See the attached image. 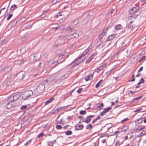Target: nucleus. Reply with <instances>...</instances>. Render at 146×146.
I'll use <instances>...</instances> for the list:
<instances>
[{
  "label": "nucleus",
  "instance_id": "obj_45",
  "mask_svg": "<svg viewBox=\"0 0 146 146\" xmlns=\"http://www.w3.org/2000/svg\"><path fill=\"white\" fill-rule=\"evenodd\" d=\"M117 54H115L111 58V60H114L115 58H117Z\"/></svg>",
  "mask_w": 146,
  "mask_h": 146
},
{
  "label": "nucleus",
  "instance_id": "obj_17",
  "mask_svg": "<svg viewBox=\"0 0 146 146\" xmlns=\"http://www.w3.org/2000/svg\"><path fill=\"white\" fill-rule=\"evenodd\" d=\"M101 119V117L100 115H99L98 116V117L95 119H94L92 121V123H94L95 122L97 121V120H100Z\"/></svg>",
  "mask_w": 146,
  "mask_h": 146
},
{
  "label": "nucleus",
  "instance_id": "obj_6",
  "mask_svg": "<svg viewBox=\"0 0 146 146\" xmlns=\"http://www.w3.org/2000/svg\"><path fill=\"white\" fill-rule=\"evenodd\" d=\"M15 104L13 102L8 103L6 106V108L7 109H11L15 106Z\"/></svg>",
  "mask_w": 146,
  "mask_h": 146
},
{
  "label": "nucleus",
  "instance_id": "obj_39",
  "mask_svg": "<svg viewBox=\"0 0 146 146\" xmlns=\"http://www.w3.org/2000/svg\"><path fill=\"white\" fill-rule=\"evenodd\" d=\"M32 139H30L29 141L27 142L25 144V146H27L32 141Z\"/></svg>",
  "mask_w": 146,
  "mask_h": 146
},
{
  "label": "nucleus",
  "instance_id": "obj_59",
  "mask_svg": "<svg viewBox=\"0 0 146 146\" xmlns=\"http://www.w3.org/2000/svg\"><path fill=\"white\" fill-rule=\"evenodd\" d=\"M61 50H59L57 51L56 52V54H61Z\"/></svg>",
  "mask_w": 146,
  "mask_h": 146
},
{
  "label": "nucleus",
  "instance_id": "obj_29",
  "mask_svg": "<svg viewBox=\"0 0 146 146\" xmlns=\"http://www.w3.org/2000/svg\"><path fill=\"white\" fill-rule=\"evenodd\" d=\"M65 133L66 135H71L72 133V132L70 130H68L65 132Z\"/></svg>",
  "mask_w": 146,
  "mask_h": 146
},
{
  "label": "nucleus",
  "instance_id": "obj_16",
  "mask_svg": "<svg viewBox=\"0 0 146 146\" xmlns=\"http://www.w3.org/2000/svg\"><path fill=\"white\" fill-rule=\"evenodd\" d=\"M73 28H70V27H69V28H67L68 30L70 31V32L69 33V34H70V35H71V37L73 35H74L73 33L75 32V31H74V32L72 31V30Z\"/></svg>",
  "mask_w": 146,
  "mask_h": 146
},
{
  "label": "nucleus",
  "instance_id": "obj_53",
  "mask_svg": "<svg viewBox=\"0 0 146 146\" xmlns=\"http://www.w3.org/2000/svg\"><path fill=\"white\" fill-rule=\"evenodd\" d=\"M44 133H41L38 136V137L40 138L42 137L44 135Z\"/></svg>",
  "mask_w": 146,
  "mask_h": 146
},
{
  "label": "nucleus",
  "instance_id": "obj_25",
  "mask_svg": "<svg viewBox=\"0 0 146 146\" xmlns=\"http://www.w3.org/2000/svg\"><path fill=\"white\" fill-rule=\"evenodd\" d=\"M92 58H92V57H91V56L89 57L86 60V64L88 63L91 61Z\"/></svg>",
  "mask_w": 146,
  "mask_h": 146
},
{
  "label": "nucleus",
  "instance_id": "obj_58",
  "mask_svg": "<svg viewBox=\"0 0 146 146\" xmlns=\"http://www.w3.org/2000/svg\"><path fill=\"white\" fill-rule=\"evenodd\" d=\"M138 130V128L133 129L132 131V133H133L135 132H137V131Z\"/></svg>",
  "mask_w": 146,
  "mask_h": 146
},
{
  "label": "nucleus",
  "instance_id": "obj_61",
  "mask_svg": "<svg viewBox=\"0 0 146 146\" xmlns=\"http://www.w3.org/2000/svg\"><path fill=\"white\" fill-rule=\"evenodd\" d=\"M97 54V53L96 52H95L91 56V57H92V58H93Z\"/></svg>",
  "mask_w": 146,
  "mask_h": 146
},
{
  "label": "nucleus",
  "instance_id": "obj_51",
  "mask_svg": "<svg viewBox=\"0 0 146 146\" xmlns=\"http://www.w3.org/2000/svg\"><path fill=\"white\" fill-rule=\"evenodd\" d=\"M59 0H54L52 1V3L54 4H55L59 2Z\"/></svg>",
  "mask_w": 146,
  "mask_h": 146
},
{
  "label": "nucleus",
  "instance_id": "obj_24",
  "mask_svg": "<svg viewBox=\"0 0 146 146\" xmlns=\"http://www.w3.org/2000/svg\"><path fill=\"white\" fill-rule=\"evenodd\" d=\"M103 65H101L98 68L96 69V72H98L100 70H101L102 68H103Z\"/></svg>",
  "mask_w": 146,
  "mask_h": 146
},
{
  "label": "nucleus",
  "instance_id": "obj_20",
  "mask_svg": "<svg viewBox=\"0 0 146 146\" xmlns=\"http://www.w3.org/2000/svg\"><path fill=\"white\" fill-rule=\"evenodd\" d=\"M132 21H131L127 25L128 28L131 30H132L133 28V26L131 24Z\"/></svg>",
  "mask_w": 146,
  "mask_h": 146
},
{
  "label": "nucleus",
  "instance_id": "obj_2",
  "mask_svg": "<svg viewBox=\"0 0 146 146\" xmlns=\"http://www.w3.org/2000/svg\"><path fill=\"white\" fill-rule=\"evenodd\" d=\"M33 94V91L31 90H28L25 92L22 95V98L25 100L30 97Z\"/></svg>",
  "mask_w": 146,
  "mask_h": 146
},
{
  "label": "nucleus",
  "instance_id": "obj_18",
  "mask_svg": "<svg viewBox=\"0 0 146 146\" xmlns=\"http://www.w3.org/2000/svg\"><path fill=\"white\" fill-rule=\"evenodd\" d=\"M128 126H124L123 128H122V129L121 130V132L122 133L123 132H125L126 131L127 129H128Z\"/></svg>",
  "mask_w": 146,
  "mask_h": 146
},
{
  "label": "nucleus",
  "instance_id": "obj_38",
  "mask_svg": "<svg viewBox=\"0 0 146 146\" xmlns=\"http://www.w3.org/2000/svg\"><path fill=\"white\" fill-rule=\"evenodd\" d=\"M56 129H62V126L61 125H56Z\"/></svg>",
  "mask_w": 146,
  "mask_h": 146
},
{
  "label": "nucleus",
  "instance_id": "obj_30",
  "mask_svg": "<svg viewBox=\"0 0 146 146\" xmlns=\"http://www.w3.org/2000/svg\"><path fill=\"white\" fill-rule=\"evenodd\" d=\"M145 128V126L140 125L139 127L137 128L138 130L140 131L142 130V129H144Z\"/></svg>",
  "mask_w": 146,
  "mask_h": 146
},
{
  "label": "nucleus",
  "instance_id": "obj_54",
  "mask_svg": "<svg viewBox=\"0 0 146 146\" xmlns=\"http://www.w3.org/2000/svg\"><path fill=\"white\" fill-rule=\"evenodd\" d=\"M134 75L133 74L131 77V78H132V79H131L129 81H135V79L134 78Z\"/></svg>",
  "mask_w": 146,
  "mask_h": 146
},
{
  "label": "nucleus",
  "instance_id": "obj_62",
  "mask_svg": "<svg viewBox=\"0 0 146 146\" xmlns=\"http://www.w3.org/2000/svg\"><path fill=\"white\" fill-rule=\"evenodd\" d=\"M70 126L69 125H67L66 126H64L63 127V129H65L67 128V127Z\"/></svg>",
  "mask_w": 146,
  "mask_h": 146
},
{
  "label": "nucleus",
  "instance_id": "obj_48",
  "mask_svg": "<svg viewBox=\"0 0 146 146\" xmlns=\"http://www.w3.org/2000/svg\"><path fill=\"white\" fill-rule=\"evenodd\" d=\"M119 142L118 141H117L116 142L115 146H119Z\"/></svg>",
  "mask_w": 146,
  "mask_h": 146
},
{
  "label": "nucleus",
  "instance_id": "obj_12",
  "mask_svg": "<svg viewBox=\"0 0 146 146\" xmlns=\"http://www.w3.org/2000/svg\"><path fill=\"white\" fill-rule=\"evenodd\" d=\"M91 48V47L90 46H89V47L82 53V54L83 55L85 56V55L89 52V50H90Z\"/></svg>",
  "mask_w": 146,
  "mask_h": 146
},
{
  "label": "nucleus",
  "instance_id": "obj_28",
  "mask_svg": "<svg viewBox=\"0 0 146 146\" xmlns=\"http://www.w3.org/2000/svg\"><path fill=\"white\" fill-rule=\"evenodd\" d=\"M17 8V7L16 5L14 4L12 5L10 9L11 11H13Z\"/></svg>",
  "mask_w": 146,
  "mask_h": 146
},
{
  "label": "nucleus",
  "instance_id": "obj_3",
  "mask_svg": "<svg viewBox=\"0 0 146 146\" xmlns=\"http://www.w3.org/2000/svg\"><path fill=\"white\" fill-rule=\"evenodd\" d=\"M139 8L138 7L136 6V7H133L130 10L129 12V14L131 15L136 13L139 10Z\"/></svg>",
  "mask_w": 146,
  "mask_h": 146
},
{
  "label": "nucleus",
  "instance_id": "obj_4",
  "mask_svg": "<svg viewBox=\"0 0 146 146\" xmlns=\"http://www.w3.org/2000/svg\"><path fill=\"white\" fill-rule=\"evenodd\" d=\"M11 95L13 96V99H14V101H15L20 98L21 94L19 93H16Z\"/></svg>",
  "mask_w": 146,
  "mask_h": 146
},
{
  "label": "nucleus",
  "instance_id": "obj_36",
  "mask_svg": "<svg viewBox=\"0 0 146 146\" xmlns=\"http://www.w3.org/2000/svg\"><path fill=\"white\" fill-rule=\"evenodd\" d=\"M86 111L85 110H81L80 112V113L81 115H83L86 114Z\"/></svg>",
  "mask_w": 146,
  "mask_h": 146
},
{
  "label": "nucleus",
  "instance_id": "obj_35",
  "mask_svg": "<svg viewBox=\"0 0 146 146\" xmlns=\"http://www.w3.org/2000/svg\"><path fill=\"white\" fill-rule=\"evenodd\" d=\"M11 69V66H8L6 68L5 70H4L5 72H8L9 70H10Z\"/></svg>",
  "mask_w": 146,
  "mask_h": 146
},
{
  "label": "nucleus",
  "instance_id": "obj_57",
  "mask_svg": "<svg viewBox=\"0 0 146 146\" xmlns=\"http://www.w3.org/2000/svg\"><path fill=\"white\" fill-rule=\"evenodd\" d=\"M65 60V59L64 60H62V61H61L60 62H59L58 61H57L56 62H54V63H52V64H56L57 63V62H58V64H60V63H62L63 61H64Z\"/></svg>",
  "mask_w": 146,
  "mask_h": 146
},
{
  "label": "nucleus",
  "instance_id": "obj_9",
  "mask_svg": "<svg viewBox=\"0 0 146 146\" xmlns=\"http://www.w3.org/2000/svg\"><path fill=\"white\" fill-rule=\"evenodd\" d=\"M40 55L39 53L34 54L33 60L34 61H36L40 58Z\"/></svg>",
  "mask_w": 146,
  "mask_h": 146
},
{
  "label": "nucleus",
  "instance_id": "obj_33",
  "mask_svg": "<svg viewBox=\"0 0 146 146\" xmlns=\"http://www.w3.org/2000/svg\"><path fill=\"white\" fill-rule=\"evenodd\" d=\"M92 125L91 124H90L86 125V128L87 129H89L92 128Z\"/></svg>",
  "mask_w": 146,
  "mask_h": 146
},
{
  "label": "nucleus",
  "instance_id": "obj_40",
  "mask_svg": "<svg viewBox=\"0 0 146 146\" xmlns=\"http://www.w3.org/2000/svg\"><path fill=\"white\" fill-rule=\"evenodd\" d=\"M140 135L142 136H144L146 135V131L145 130H143L142 132L140 133Z\"/></svg>",
  "mask_w": 146,
  "mask_h": 146
},
{
  "label": "nucleus",
  "instance_id": "obj_27",
  "mask_svg": "<svg viewBox=\"0 0 146 146\" xmlns=\"http://www.w3.org/2000/svg\"><path fill=\"white\" fill-rule=\"evenodd\" d=\"M91 119L90 118H87L86 119H85V120L83 121L84 122H85V123H89L90 121L91 120Z\"/></svg>",
  "mask_w": 146,
  "mask_h": 146
},
{
  "label": "nucleus",
  "instance_id": "obj_15",
  "mask_svg": "<svg viewBox=\"0 0 146 146\" xmlns=\"http://www.w3.org/2000/svg\"><path fill=\"white\" fill-rule=\"evenodd\" d=\"M54 98H51L49 100H47L45 102V105H47L48 104L52 102L54 100Z\"/></svg>",
  "mask_w": 146,
  "mask_h": 146
},
{
  "label": "nucleus",
  "instance_id": "obj_41",
  "mask_svg": "<svg viewBox=\"0 0 146 146\" xmlns=\"http://www.w3.org/2000/svg\"><path fill=\"white\" fill-rule=\"evenodd\" d=\"M129 119L128 118H125L121 121V123H124L125 122L127 121Z\"/></svg>",
  "mask_w": 146,
  "mask_h": 146
},
{
  "label": "nucleus",
  "instance_id": "obj_55",
  "mask_svg": "<svg viewBox=\"0 0 146 146\" xmlns=\"http://www.w3.org/2000/svg\"><path fill=\"white\" fill-rule=\"evenodd\" d=\"M120 44H124L125 42V40H120Z\"/></svg>",
  "mask_w": 146,
  "mask_h": 146
},
{
  "label": "nucleus",
  "instance_id": "obj_21",
  "mask_svg": "<svg viewBox=\"0 0 146 146\" xmlns=\"http://www.w3.org/2000/svg\"><path fill=\"white\" fill-rule=\"evenodd\" d=\"M98 106L96 107L97 110H101L104 106L103 103H101L100 104H98Z\"/></svg>",
  "mask_w": 146,
  "mask_h": 146
},
{
  "label": "nucleus",
  "instance_id": "obj_50",
  "mask_svg": "<svg viewBox=\"0 0 146 146\" xmlns=\"http://www.w3.org/2000/svg\"><path fill=\"white\" fill-rule=\"evenodd\" d=\"M13 16V15L12 14L9 15L7 18V20H9L10 19L11 17H12Z\"/></svg>",
  "mask_w": 146,
  "mask_h": 146
},
{
  "label": "nucleus",
  "instance_id": "obj_8",
  "mask_svg": "<svg viewBox=\"0 0 146 146\" xmlns=\"http://www.w3.org/2000/svg\"><path fill=\"white\" fill-rule=\"evenodd\" d=\"M84 127V125L82 124H77L75 126L76 130H78L82 129Z\"/></svg>",
  "mask_w": 146,
  "mask_h": 146
},
{
  "label": "nucleus",
  "instance_id": "obj_22",
  "mask_svg": "<svg viewBox=\"0 0 146 146\" xmlns=\"http://www.w3.org/2000/svg\"><path fill=\"white\" fill-rule=\"evenodd\" d=\"M131 15V16H130L129 17H128V19L129 20L132 19L131 18H133L134 19L135 18L137 17V16H138V15Z\"/></svg>",
  "mask_w": 146,
  "mask_h": 146
},
{
  "label": "nucleus",
  "instance_id": "obj_19",
  "mask_svg": "<svg viewBox=\"0 0 146 146\" xmlns=\"http://www.w3.org/2000/svg\"><path fill=\"white\" fill-rule=\"evenodd\" d=\"M109 110H104L100 114V115L101 116H104L107 112H108Z\"/></svg>",
  "mask_w": 146,
  "mask_h": 146
},
{
  "label": "nucleus",
  "instance_id": "obj_49",
  "mask_svg": "<svg viewBox=\"0 0 146 146\" xmlns=\"http://www.w3.org/2000/svg\"><path fill=\"white\" fill-rule=\"evenodd\" d=\"M88 22V19H85L83 21L82 23L84 24Z\"/></svg>",
  "mask_w": 146,
  "mask_h": 146
},
{
  "label": "nucleus",
  "instance_id": "obj_31",
  "mask_svg": "<svg viewBox=\"0 0 146 146\" xmlns=\"http://www.w3.org/2000/svg\"><path fill=\"white\" fill-rule=\"evenodd\" d=\"M27 76V74L26 73H24L22 75V79L23 80H24L27 79V77L26 78Z\"/></svg>",
  "mask_w": 146,
  "mask_h": 146
},
{
  "label": "nucleus",
  "instance_id": "obj_47",
  "mask_svg": "<svg viewBox=\"0 0 146 146\" xmlns=\"http://www.w3.org/2000/svg\"><path fill=\"white\" fill-rule=\"evenodd\" d=\"M141 80H142V82H139V81L138 82V83H137L138 85H139V84H141L142 83H143L144 81V80L143 78H141Z\"/></svg>",
  "mask_w": 146,
  "mask_h": 146
},
{
  "label": "nucleus",
  "instance_id": "obj_37",
  "mask_svg": "<svg viewBox=\"0 0 146 146\" xmlns=\"http://www.w3.org/2000/svg\"><path fill=\"white\" fill-rule=\"evenodd\" d=\"M65 54L63 53L62 56H60L58 58V60H61L62 58H64L65 57Z\"/></svg>",
  "mask_w": 146,
  "mask_h": 146
},
{
  "label": "nucleus",
  "instance_id": "obj_44",
  "mask_svg": "<svg viewBox=\"0 0 146 146\" xmlns=\"http://www.w3.org/2000/svg\"><path fill=\"white\" fill-rule=\"evenodd\" d=\"M143 121V120L142 119H139L137 120V123L139 124L141 123H142Z\"/></svg>",
  "mask_w": 146,
  "mask_h": 146
},
{
  "label": "nucleus",
  "instance_id": "obj_14",
  "mask_svg": "<svg viewBox=\"0 0 146 146\" xmlns=\"http://www.w3.org/2000/svg\"><path fill=\"white\" fill-rule=\"evenodd\" d=\"M7 100L8 102H13L14 101V99H13V96L12 95H11L8 97Z\"/></svg>",
  "mask_w": 146,
  "mask_h": 146
},
{
  "label": "nucleus",
  "instance_id": "obj_56",
  "mask_svg": "<svg viewBox=\"0 0 146 146\" xmlns=\"http://www.w3.org/2000/svg\"><path fill=\"white\" fill-rule=\"evenodd\" d=\"M143 69V67L142 66L141 67L140 69L137 71V72L139 73L141 71H142Z\"/></svg>",
  "mask_w": 146,
  "mask_h": 146
},
{
  "label": "nucleus",
  "instance_id": "obj_1",
  "mask_svg": "<svg viewBox=\"0 0 146 146\" xmlns=\"http://www.w3.org/2000/svg\"><path fill=\"white\" fill-rule=\"evenodd\" d=\"M45 89V86L43 84L38 85L36 88V90L34 94L38 95L43 93Z\"/></svg>",
  "mask_w": 146,
  "mask_h": 146
},
{
  "label": "nucleus",
  "instance_id": "obj_52",
  "mask_svg": "<svg viewBox=\"0 0 146 146\" xmlns=\"http://www.w3.org/2000/svg\"><path fill=\"white\" fill-rule=\"evenodd\" d=\"M83 88H79L77 91V92L78 93H80L81 92Z\"/></svg>",
  "mask_w": 146,
  "mask_h": 146
},
{
  "label": "nucleus",
  "instance_id": "obj_63",
  "mask_svg": "<svg viewBox=\"0 0 146 146\" xmlns=\"http://www.w3.org/2000/svg\"><path fill=\"white\" fill-rule=\"evenodd\" d=\"M27 38V37L26 36H24L21 39L23 40H26Z\"/></svg>",
  "mask_w": 146,
  "mask_h": 146
},
{
  "label": "nucleus",
  "instance_id": "obj_11",
  "mask_svg": "<svg viewBox=\"0 0 146 146\" xmlns=\"http://www.w3.org/2000/svg\"><path fill=\"white\" fill-rule=\"evenodd\" d=\"M93 76V74H91L88 75V76H86L84 78L86 81H88L92 79Z\"/></svg>",
  "mask_w": 146,
  "mask_h": 146
},
{
  "label": "nucleus",
  "instance_id": "obj_60",
  "mask_svg": "<svg viewBox=\"0 0 146 146\" xmlns=\"http://www.w3.org/2000/svg\"><path fill=\"white\" fill-rule=\"evenodd\" d=\"M66 107H61L58 108L57 110H62V109H66Z\"/></svg>",
  "mask_w": 146,
  "mask_h": 146
},
{
  "label": "nucleus",
  "instance_id": "obj_13",
  "mask_svg": "<svg viewBox=\"0 0 146 146\" xmlns=\"http://www.w3.org/2000/svg\"><path fill=\"white\" fill-rule=\"evenodd\" d=\"M86 57L85 56L83 55L82 54V55L80 56L78 59L80 60V62L81 63L84 61L86 59Z\"/></svg>",
  "mask_w": 146,
  "mask_h": 146
},
{
  "label": "nucleus",
  "instance_id": "obj_23",
  "mask_svg": "<svg viewBox=\"0 0 146 146\" xmlns=\"http://www.w3.org/2000/svg\"><path fill=\"white\" fill-rule=\"evenodd\" d=\"M73 34L74 35H73L71 37L72 38H77L79 36L75 32H74Z\"/></svg>",
  "mask_w": 146,
  "mask_h": 146
},
{
  "label": "nucleus",
  "instance_id": "obj_5",
  "mask_svg": "<svg viewBox=\"0 0 146 146\" xmlns=\"http://www.w3.org/2000/svg\"><path fill=\"white\" fill-rule=\"evenodd\" d=\"M20 109L21 110H24L26 109H28V110H29L30 109H34L35 108H34V107L33 106H30L29 105H27L22 106L21 107Z\"/></svg>",
  "mask_w": 146,
  "mask_h": 146
},
{
  "label": "nucleus",
  "instance_id": "obj_34",
  "mask_svg": "<svg viewBox=\"0 0 146 146\" xmlns=\"http://www.w3.org/2000/svg\"><path fill=\"white\" fill-rule=\"evenodd\" d=\"M102 81V80L101 79V80L99 82H98L97 83L95 87L96 88H98L99 86L100 85L101 83V82Z\"/></svg>",
  "mask_w": 146,
  "mask_h": 146
},
{
  "label": "nucleus",
  "instance_id": "obj_26",
  "mask_svg": "<svg viewBox=\"0 0 146 146\" xmlns=\"http://www.w3.org/2000/svg\"><path fill=\"white\" fill-rule=\"evenodd\" d=\"M115 37V35H109L108 37V40H111L113 39L114 37Z\"/></svg>",
  "mask_w": 146,
  "mask_h": 146
},
{
  "label": "nucleus",
  "instance_id": "obj_7",
  "mask_svg": "<svg viewBox=\"0 0 146 146\" xmlns=\"http://www.w3.org/2000/svg\"><path fill=\"white\" fill-rule=\"evenodd\" d=\"M80 63V60L78 59L75 61L72 62L69 65L72 66H75L78 65Z\"/></svg>",
  "mask_w": 146,
  "mask_h": 146
},
{
  "label": "nucleus",
  "instance_id": "obj_10",
  "mask_svg": "<svg viewBox=\"0 0 146 146\" xmlns=\"http://www.w3.org/2000/svg\"><path fill=\"white\" fill-rule=\"evenodd\" d=\"M108 29V28H107L106 29H104L102 33L99 35V38L100 39H101L102 38L103 36L105 35V33H106V30Z\"/></svg>",
  "mask_w": 146,
  "mask_h": 146
},
{
  "label": "nucleus",
  "instance_id": "obj_32",
  "mask_svg": "<svg viewBox=\"0 0 146 146\" xmlns=\"http://www.w3.org/2000/svg\"><path fill=\"white\" fill-rule=\"evenodd\" d=\"M121 27L120 25H118L115 26V27L116 29L119 30L121 29Z\"/></svg>",
  "mask_w": 146,
  "mask_h": 146
},
{
  "label": "nucleus",
  "instance_id": "obj_46",
  "mask_svg": "<svg viewBox=\"0 0 146 146\" xmlns=\"http://www.w3.org/2000/svg\"><path fill=\"white\" fill-rule=\"evenodd\" d=\"M145 56H144L141 57V58L140 59V60H139L138 62H140L141 61H142L145 58Z\"/></svg>",
  "mask_w": 146,
  "mask_h": 146
},
{
  "label": "nucleus",
  "instance_id": "obj_64",
  "mask_svg": "<svg viewBox=\"0 0 146 146\" xmlns=\"http://www.w3.org/2000/svg\"><path fill=\"white\" fill-rule=\"evenodd\" d=\"M48 146H53V145L50 143V142H48Z\"/></svg>",
  "mask_w": 146,
  "mask_h": 146
},
{
  "label": "nucleus",
  "instance_id": "obj_42",
  "mask_svg": "<svg viewBox=\"0 0 146 146\" xmlns=\"http://www.w3.org/2000/svg\"><path fill=\"white\" fill-rule=\"evenodd\" d=\"M78 23V19H76L74 20L73 22V23L74 25H77Z\"/></svg>",
  "mask_w": 146,
  "mask_h": 146
},
{
  "label": "nucleus",
  "instance_id": "obj_43",
  "mask_svg": "<svg viewBox=\"0 0 146 146\" xmlns=\"http://www.w3.org/2000/svg\"><path fill=\"white\" fill-rule=\"evenodd\" d=\"M124 46H123L121 48L120 50L116 53L115 54H117V56L118 53L119 52L120 50H123L124 48Z\"/></svg>",
  "mask_w": 146,
  "mask_h": 146
}]
</instances>
